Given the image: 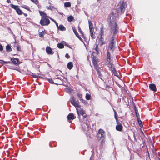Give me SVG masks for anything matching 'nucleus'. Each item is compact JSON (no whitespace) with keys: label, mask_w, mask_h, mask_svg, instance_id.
Here are the masks:
<instances>
[{"label":"nucleus","mask_w":160,"mask_h":160,"mask_svg":"<svg viewBox=\"0 0 160 160\" xmlns=\"http://www.w3.org/2000/svg\"><path fill=\"white\" fill-rule=\"evenodd\" d=\"M118 14L113 11L111 12L109 15V16L108 18V20L109 21V22H116V19L117 17Z\"/></svg>","instance_id":"2"},{"label":"nucleus","mask_w":160,"mask_h":160,"mask_svg":"<svg viewBox=\"0 0 160 160\" xmlns=\"http://www.w3.org/2000/svg\"><path fill=\"white\" fill-rule=\"evenodd\" d=\"M99 39L98 41L99 44L101 46L106 43L105 41H104L103 36H99Z\"/></svg>","instance_id":"10"},{"label":"nucleus","mask_w":160,"mask_h":160,"mask_svg":"<svg viewBox=\"0 0 160 160\" xmlns=\"http://www.w3.org/2000/svg\"><path fill=\"white\" fill-rule=\"evenodd\" d=\"M64 44H65V45L66 46H67V47H68L69 48H71V47L70 46V45H68V44L67 43H66V42H64Z\"/></svg>","instance_id":"47"},{"label":"nucleus","mask_w":160,"mask_h":160,"mask_svg":"<svg viewBox=\"0 0 160 160\" xmlns=\"http://www.w3.org/2000/svg\"><path fill=\"white\" fill-rule=\"evenodd\" d=\"M90 160H93L92 158V157H91L90 158Z\"/></svg>","instance_id":"59"},{"label":"nucleus","mask_w":160,"mask_h":160,"mask_svg":"<svg viewBox=\"0 0 160 160\" xmlns=\"http://www.w3.org/2000/svg\"><path fill=\"white\" fill-rule=\"evenodd\" d=\"M10 6L12 8H13L15 10H16V11H17V10L19 8V7L18 6L15 5L13 4H10Z\"/></svg>","instance_id":"24"},{"label":"nucleus","mask_w":160,"mask_h":160,"mask_svg":"<svg viewBox=\"0 0 160 160\" xmlns=\"http://www.w3.org/2000/svg\"><path fill=\"white\" fill-rule=\"evenodd\" d=\"M126 6V3L124 2H122V3L120 4L119 8L122 13H123L124 12Z\"/></svg>","instance_id":"7"},{"label":"nucleus","mask_w":160,"mask_h":160,"mask_svg":"<svg viewBox=\"0 0 160 160\" xmlns=\"http://www.w3.org/2000/svg\"><path fill=\"white\" fill-rule=\"evenodd\" d=\"M115 36H113L112 37L111 40H110V42L109 44H114V41H115L114 40L115 39V38L114 37Z\"/></svg>","instance_id":"26"},{"label":"nucleus","mask_w":160,"mask_h":160,"mask_svg":"<svg viewBox=\"0 0 160 160\" xmlns=\"http://www.w3.org/2000/svg\"><path fill=\"white\" fill-rule=\"evenodd\" d=\"M110 87L108 85H107L106 86V89H109V88Z\"/></svg>","instance_id":"55"},{"label":"nucleus","mask_w":160,"mask_h":160,"mask_svg":"<svg viewBox=\"0 0 160 160\" xmlns=\"http://www.w3.org/2000/svg\"><path fill=\"white\" fill-rule=\"evenodd\" d=\"M45 34V32L44 31H42L41 32H39V36L40 38H43V37L44 35Z\"/></svg>","instance_id":"34"},{"label":"nucleus","mask_w":160,"mask_h":160,"mask_svg":"<svg viewBox=\"0 0 160 160\" xmlns=\"http://www.w3.org/2000/svg\"><path fill=\"white\" fill-rule=\"evenodd\" d=\"M47 53L49 54H52L53 52H52L51 48L49 47H47L46 49Z\"/></svg>","instance_id":"12"},{"label":"nucleus","mask_w":160,"mask_h":160,"mask_svg":"<svg viewBox=\"0 0 160 160\" xmlns=\"http://www.w3.org/2000/svg\"><path fill=\"white\" fill-rule=\"evenodd\" d=\"M109 47L110 50H112V51H114L115 48L114 44H109Z\"/></svg>","instance_id":"23"},{"label":"nucleus","mask_w":160,"mask_h":160,"mask_svg":"<svg viewBox=\"0 0 160 160\" xmlns=\"http://www.w3.org/2000/svg\"><path fill=\"white\" fill-rule=\"evenodd\" d=\"M111 70L112 71V72L113 73L115 76L118 77V74L117 73L116 70L115 68L112 69H111Z\"/></svg>","instance_id":"19"},{"label":"nucleus","mask_w":160,"mask_h":160,"mask_svg":"<svg viewBox=\"0 0 160 160\" xmlns=\"http://www.w3.org/2000/svg\"><path fill=\"white\" fill-rule=\"evenodd\" d=\"M113 111H114V113H115L116 112H117L113 108Z\"/></svg>","instance_id":"58"},{"label":"nucleus","mask_w":160,"mask_h":160,"mask_svg":"<svg viewBox=\"0 0 160 160\" xmlns=\"http://www.w3.org/2000/svg\"><path fill=\"white\" fill-rule=\"evenodd\" d=\"M92 62L94 68H97L98 65V59L94 55H92Z\"/></svg>","instance_id":"6"},{"label":"nucleus","mask_w":160,"mask_h":160,"mask_svg":"<svg viewBox=\"0 0 160 160\" xmlns=\"http://www.w3.org/2000/svg\"><path fill=\"white\" fill-rule=\"evenodd\" d=\"M98 138L102 139L101 143H102L104 142L105 140L104 139L105 138V134L104 131L102 129H100L98 133Z\"/></svg>","instance_id":"3"},{"label":"nucleus","mask_w":160,"mask_h":160,"mask_svg":"<svg viewBox=\"0 0 160 160\" xmlns=\"http://www.w3.org/2000/svg\"><path fill=\"white\" fill-rule=\"evenodd\" d=\"M6 51L8 52H10L12 50L11 46L9 45L6 46Z\"/></svg>","instance_id":"27"},{"label":"nucleus","mask_w":160,"mask_h":160,"mask_svg":"<svg viewBox=\"0 0 160 160\" xmlns=\"http://www.w3.org/2000/svg\"><path fill=\"white\" fill-rule=\"evenodd\" d=\"M47 80L48 81L51 83L52 84H55L56 83H54L52 79L51 78H48L47 79Z\"/></svg>","instance_id":"40"},{"label":"nucleus","mask_w":160,"mask_h":160,"mask_svg":"<svg viewBox=\"0 0 160 160\" xmlns=\"http://www.w3.org/2000/svg\"><path fill=\"white\" fill-rule=\"evenodd\" d=\"M65 7H70L71 6V4L70 2H66L64 3V4Z\"/></svg>","instance_id":"37"},{"label":"nucleus","mask_w":160,"mask_h":160,"mask_svg":"<svg viewBox=\"0 0 160 160\" xmlns=\"http://www.w3.org/2000/svg\"><path fill=\"white\" fill-rule=\"evenodd\" d=\"M3 50V47L2 45L0 44V51H2Z\"/></svg>","instance_id":"48"},{"label":"nucleus","mask_w":160,"mask_h":160,"mask_svg":"<svg viewBox=\"0 0 160 160\" xmlns=\"http://www.w3.org/2000/svg\"><path fill=\"white\" fill-rule=\"evenodd\" d=\"M88 24H89V29L90 30H94V28L93 27V26L92 24V23L91 21L88 20Z\"/></svg>","instance_id":"14"},{"label":"nucleus","mask_w":160,"mask_h":160,"mask_svg":"<svg viewBox=\"0 0 160 160\" xmlns=\"http://www.w3.org/2000/svg\"><path fill=\"white\" fill-rule=\"evenodd\" d=\"M50 23V20L47 18H42L40 21V24L42 26L48 25Z\"/></svg>","instance_id":"4"},{"label":"nucleus","mask_w":160,"mask_h":160,"mask_svg":"<svg viewBox=\"0 0 160 160\" xmlns=\"http://www.w3.org/2000/svg\"><path fill=\"white\" fill-rule=\"evenodd\" d=\"M57 47L59 48L62 49L64 48V45L62 43H58L57 44Z\"/></svg>","instance_id":"29"},{"label":"nucleus","mask_w":160,"mask_h":160,"mask_svg":"<svg viewBox=\"0 0 160 160\" xmlns=\"http://www.w3.org/2000/svg\"><path fill=\"white\" fill-rule=\"evenodd\" d=\"M95 69L97 70V72L99 76H100L101 74L100 73V72L99 71V67L97 66V68H95Z\"/></svg>","instance_id":"38"},{"label":"nucleus","mask_w":160,"mask_h":160,"mask_svg":"<svg viewBox=\"0 0 160 160\" xmlns=\"http://www.w3.org/2000/svg\"><path fill=\"white\" fill-rule=\"evenodd\" d=\"M91 95L88 93H87L86 95L85 98L87 100H89L91 99Z\"/></svg>","instance_id":"30"},{"label":"nucleus","mask_w":160,"mask_h":160,"mask_svg":"<svg viewBox=\"0 0 160 160\" xmlns=\"http://www.w3.org/2000/svg\"><path fill=\"white\" fill-rule=\"evenodd\" d=\"M108 65V67L110 68V70L111 69H113L115 68V66L112 63H111L110 64H109Z\"/></svg>","instance_id":"39"},{"label":"nucleus","mask_w":160,"mask_h":160,"mask_svg":"<svg viewBox=\"0 0 160 160\" xmlns=\"http://www.w3.org/2000/svg\"><path fill=\"white\" fill-rule=\"evenodd\" d=\"M95 50L96 52V53H97V54H98L99 53V49L98 48V45L97 44L96 45V47L95 48Z\"/></svg>","instance_id":"33"},{"label":"nucleus","mask_w":160,"mask_h":160,"mask_svg":"<svg viewBox=\"0 0 160 160\" xmlns=\"http://www.w3.org/2000/svg\"><path fill=\"white\" fill-rule=\"evenodd\" d=\"M109 26L111 32L113 33V36H115L118 32L119 26L116 22H110Z\"/></svg>","instance_id":"1"},{"label":"nucleus","mask_w":160,"mask_h":160,"mask_svg":"<svg viewBox=\"0 0 160 160\" xmlns=\"http://www.w3.org/2000/svg\"><path fill=\"white\" fill-rule=\"evenodd\" d=\"M77 112L78 115L79 114H80L81 115L83 116L85 114L84 111L82 109L80 110L79 111H78L77 110Z\"/></svg>","instance_id":"21"},{"label":"nucleus","mask_w":160,"mask_h":160,"mask_svg":"<svg viewBox=\"0 0 160 160\" xmlns=\"http://www.w3.org/2000/svg\"><path fill=\"white\" fill-rule=\"evenodd\" d=\"M107 59L106 61V63L107 65H108L111 63V58H110V52L108 51L107 52Z\"/></svg>","instance_id":"9"},{"label":"nucleus","mask_w":160,"mask_h":160,"mask_svg":"<svg viewBox=\"0 0 160 160\" xmlns=\"http://www.w3.org/2000/svg\"><path fill=\"white\" fill-rule=\"evenodd\" d=\"M40 15L42 17V18H47V17L46 14L43 12L39 11Z\"/></svg>","instance_id":"16"},{"label":"nucleus","mask_w":160,"mask_h":160,"mask_svg":"<svg viewBox=\"0 0 160 160\" xmlns=\"http://www.w3.org/2000/svg\"><path fill=\"white\" fill-rule=\"evenodd\" d=\"M58 29L61 31H64L66 30L65 27L62 25H60Z\"/></svg>","instance_id":"20"},{"label":"nucleus","mask_w":160,"mask_h":160,"mask_svg":"<svg viewBox=\"0 0 160 160\" xmlns=\"http://www.w3.org/2000/svg\"><path fill=\"white\" fill-rule=\"evenodd\" d=\"M30 73L31 74H30V75L32 76L34 78H38V77H40V76H39L38 75H35L32 73L31 72Z\"/></svg>","instance_id":"41"},{"label":"nucleus","mask_w":160,"mask_h":160,"mask_svg":"<svg viewBox=\"0 0 160 160\" xmlns=\"http://www.w3.org/2000/svg\"><path fill=\"white\" fill-rule=\"evenodd\" d=\"M159 160H160V159H159Z\"/></svg>","instance_id":"63"},{"label":"nucleus","mask_w":160,"mask_h":160,"mask_svg":"<svg viewBox=\"0 0 160 160\" xmlns=\"http://www.w3.org/2000/svg\"><path fill=\"white\" fill-rule=\"evenodd\" d=\"M54 22L55 23L56 26H57V28H58L59 26H58V23H57V22L56 21H54Z\"/></svg>","instance_id":"53"},{"label":"nucleus","mask_w":160,"mask_h":160,"mask_svg":"<svg viewBox=\"0 0 160 160\" xmlns=\"http://www.w3.org/2000/svg\"><path fill=\"white\" fill-rule=\"evenodd\" d=\"M114 117L115 119L117 121V122L118 123V118H117V112H116L115 113H114Z\"/></svg>","instance_id":"44"},{"label":"nucleus","mask_w":160,"mask_h":160,"mask_svg":"<svg viewBox=\"0 0 160 160\" xmlns=\"http://www.w3.org/2000/svg\"><path fill=\"white\" fill-rule=\"evenodd\" d=\"M67 118L68 120L73 119L74 118L73 114L72 113H70L68 116Z\"/></svg>","instance_id":"15"},{"label":"nucleus","mask_w":160,"mask_h":160,"mask_svg":"<svg viewBox=\"0 0 160 160\" xmlns=\"http://www.w3.org/2000/svg\"><path fill=\"white\" fill-rule=\"evenodd\" d=\"M12 62L15 65L18 64V59L17 58H11Z\"/></svg>","instance_id":"17"},{"label":"nucleus","mask_w":160,"mask_h":160,"mask_svg":"<svg viewBox=\"0 0 160 160\" xmlns=\"http://www.w3.org/2000/svg\"><path fill=\"white\" fill-rule=\"evenodd\" d=\"M149 88L150 90L155 92L156 91V88L155 85L154 84H151L149 85Z\"/></svg>","instance_id":"11"},{"label":"nucleus","mask_w":160,"mask_h":160,"mask_svg":"<svg viewBox=\"0 0 160 160\" xmlns=\"http://www.w3.org/2000/svg\"><path fill=\"white\" fill-rule=\"evenodd\" d=\"M66 89H67V90H69V88H66Z\"/></svg>","instance_id":"61"},{"label":"nucleus","mask_w":160,"mask_h":160,"mask_svg":"<svg viewBox=\"0 0 160 160\" xmlns=\"http://www.w3.org/2000/svg\"><path fill=\"white\" fill-rule=\"evenodd\" d=\"M16 12L19 15H22V12L19 8L17 10Z\"/></svg>","instance_id":"35"},{"label":"nucleus","mask_w":160,"mask_h":160,"mask_svg":"<svg viewBox=\"0 0 160 160\" xmlns=\"http://www.w3.org/2000/svg\"><path fill=\"white\" fill-rule=\"evenodd\" d=\"M65 57L67 58H69L70 57V56L68 53H66L65 55Z\"/></svg>","instance_id":"50"},{"label":"nucleus","mask_w":160,"mask_h":160,"mask_svg":"<svg viewBox=\"0 0 160 160\" xmlns=\"http://www.w3.org/2000/svg\"><path fill=\"white\" fill-rule=\"evenodd\" d=\"M78 37L79 39L82 42V38L79 36V37Z\"/></svg>","instance_id":"54"},{"label":"nucleus","mask_w":160,"mask_h":160,"mask_svg":"<svg viewBox=\"0 0 160 160\" xmlns=\"http://www.w3.org/2000/svg\"><path fill=\"white\" fill-rule=\"evenodd\" d=\"M116 129L117 131H121L122 129V126L121 124L117 125L116 126Z\"/></svg>","instance_id":"13"},{"label":"nucleus","mask_w":160,"mask_h":160,"mask_svg":"<svg viewBox=\"0 0 160 160\" xmlns=\"http://www.w3.org/2000/svg\"><path fill=\"white\" fill-rule=\"evenodd\" d=\"M17 50L18 51H20L21 50L20 47L19 46H17Z\"/></svg>","instance_id":"49"},{"label":"nucleus","mask_w":160,"mask_h":160,"mask_svg":"<svg viewBox=\"0 0 160 160\" xmlns=\"http://www.w3.org/2000/svg\"><path fill=\"white\" fill-rule=\"evenodd\" d=\"M67 67L68 69L71 70L73 67V63L71 62H69L67 65Z\"/></svg>","instance_id":"18"},{"label":"nucleus","mask_w":160,"mask_h":160,"mask_svg":"<svg viewBox=\"0 0 160 160\" xmlns=\"http://www.w3.org/2000/svg\"><path fill=\"white\" fill-rule=\"evenodd\" d=\"M80 100L81 101H82V102L84 103V104H87V102L85 100H83V99H80Z\"/></svg>","instance_id":"45"},{"label":"nucleus","mask_w":160,"mask_h":160,"mask_svg":"<svg viewBox=\"0 0 160 160\" xmlns=\"http://www.w3.org/2000/svg\"><path fill=\"white\" fill-rule=\"evenodd\" d=\"M24 16H27V14L24 13Z\"/></svg>","instance_id":"60"},{"label":"nucleus","mask_w":160,"mask_h":160,"mask_svg":"<svg viewBox=\"0 0 160 160\" xmlns=\"http://www.w3.org/2000/svg\"><path fill=\"white\" fill-rule=\"evenodd\" d=\"M78 31L79 32L82 34V37L84 38V34L82 32V31L81 29L78 26Z\"/></svg>","instance_id":"32"},{"label":"nucleus","mask_w":160,"mask_h":160,"mask_svg":"<svg viewBox=\"0 0 160 160\" xmlns=\"http://www.w3.org/2000/svg\"><path fill=\"white\" fill-rule=\"evenodd\" d=\"M47 8L48 10H52L51 7L50 6H47Z\"/></svg>","instance_id":"52"},{"label":"nucleus","mask_w":160,"mask_h":160,"mask_svg":"<svg viewBox=\"0 0 160 160\" xmlns=\"http://www.w3.org/2000/svg\"><path fill=\"white\" fill-rule=\"evenodd\" d=\"M77 96L78 97L80 98V99H82V95L79 93H78L77 94Z\"/></svg>","instance_id":"46"},{"label":"nucleus","mask_w":160,"mask_h":160,"mask_svg":"<svg viewBox=\"0 0 160 160\" xmlns=\"http://www.w3.org/2000/svg\"><path fill=\"white\" fill-rule=\"evenodd\" d=\"M72 29L73 30L74 33L76 36L77 37H79V35L77 32V30L75 28H74V27H72Z\"/></svg>","instance_id":"31"},{"label":"nucleus","mask_w":160,"mask_h":160,"mask_svg":"<svg viewBox=\"0 0 160 160\" xmlns=\"http://www.w3.org/2000/svg\"><path fill=\"white\" fill-rule=\"evenodd\" d=\"M54 80H56L57 79V81H55L56 82H57V83H55L56 84H59V85H62V78L61 77H58V76H56L55 77H54L53 78Z\"/></svg>","instance_id":"8"},{"label":"nucleus","mask_w":160,"mask_h":160,"mask_svg":"<svg viewBox=\"0 0 160 160\" xmlns=\"http://www.w3.org/2000/svg\"><path fill=\"white\" fill-rule=\"evenodd\" d=\"M50 19L52 20V21H53L54 22V21H55L54 19H53L52 18H50Z\"/></svg>","instance_id":"57"},{"label":"nucleus","mask_w":160,"mask_h":160,"mask_svg":"<svg viewBox=\"0 0 160 160\" xmlns=\"http://www.w3.org/2000/svg\"><path fill=\"white\" fill-rule=\"evenodd\" d=\"M7 2H8V3H10L11 2V0H7Z\"/></svg>","instance_id":"56"},{"label":"nucleus","mask_w":160,"mask_h":160,"mask_svg":"<svg viewBox=\"0 0 160 160\" xmlns=\"http://www.w3.org/2000/svg\"><path fill=\"white\" fill-rule=\"evenodd\" d=\"M70 101L71 104L75 107H80V105H79V103H78L75 100L74 98V97H72L70 98Z\"/></svg>","instance_id":"5"},{"label":"nucleus","mask_w":160,"mask_h":160,"mask_svg":"<svg viewBox=\"0 0 160 160\" xmlns=\"http://www.w3.org/2000/svg\"><path fill=\"white\" fill-rule=\"evenodd\" d=\"M136 115L137 116V113H136Z\"/></svg>","instance_id":"62"},{"label":"nucleus","mask_w":160,"mask_h":160,"mask_svg":"<svg viewBox=\"0 0 160 160\" xmlns=\"http://www.w3.org/2000/svg\"><path fill=\"white\" fill-rule=\"evenodd\" d=\"M21 7H22V8L28 10V11H30L29 7L27 5H23L21 6Z\"/></svg>","instance_id":"28"},{"label":"nucleus","mask_w":160,"mask_h":160,"mask_svg":"<svg viewBox=\"0 0 160 160\" xmlns=\"http://www.w3.org/2000/svg\"><path fill=\"white\" fill-rule=\"evenodd\" d=\"M90 33L92 38L93 39L95 38V36L93 33V30H90Z\"/></svg>","instance_id":"22"},{"label":"nucleus","mask_w":160,"mask_h":160,"mask_svg":"<svg viewBox=\"0 0 160 160\" xmlns=\"http://www.w3.org/2000/svg\"><path fill=\"white\" fill-rule=\"evenodd\" d=\"M9 62H6V61H4L2 60H0V63L2 64H5V63H9Z\"/></svg>","instance_id":"42"},{"label":"nucleus","mask_w":160,"mask_h":160,"mask_svg":"<svg viewBox=\"0 0 160 160\" xmlns=\"http://www.w3.org/2000/svg\"><path fill=\"white\" fill-rule=\"evenodd\" d=\"M73 19V17L72 16H70L68 18V21L69 22H71Z\"/></svg>","instance_id":"36"},{"label":"nucleus","mask_w":160,"mask_h":160,"mask_svg":"<svg viewBox=\"0 0 160 160\" xmlns=\"http://www.w3.org/2000/svg\"><path fill=\"white\" fill-rule=\"evenodd\" d=\"M32 2L37 5L38 4V0H31Z\"/></svg>","instance_id":"43"},{"label":"nucleus","mask_w":160,"mask_h":160,"mask_svg":"<svg viewBox=\"0 0 160 160\" xmlns=\"http://www.w3.org/2000/svg\"><path fill=\"white\" fill-rule=\"evenodd\" d=\"M104 32H103V27H102L101 28H100V33L99 34V36H104Z\"/></svg>","instance_id":"25"},{"label":"nucleus","mask_w":160,"mask_h":160,"mask_svg":"<svg viewBox=\"0 0 160 160\" xmlns=\"http://www.w3.org/2000/svg\"><path fill=\"white\" fill-rule=\"evenodd\" d=\"M140 122H141V123H142V122H141V120L139 121V120H138V123H139V125H140V127H142V124H141L140 123Z\"/></svg>","instance_id":"51"}]
</instances>
